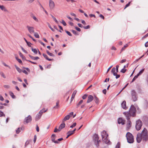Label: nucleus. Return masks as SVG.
Segmentation results:
<instances>
[{
  "label": "nucleus",
  "instance_id": "obj_10",
  "mask_svg": "<svg viewBox=\"0 0 148 148\" xmlns=\"http://www.w3.org/2000/svg\"><path fill=\"white\" fill-rule=\"evenodd\" d=\"M27 28L30 33L32 34L34 33V27L27 25Z\"/></svg>",
  "mask_w": 148,
  "mask_h": 148
},
{
  "label": "nucleus",
  "instance_id": "obj_7",
  "mask_svg": "<svg viewBox=\"0 0 148 148\" xmlns=\"http://www.w3.org/2000/svg\"><path fill=\"white\" fill-rule=\"evenodd\" d=\"M49 5L50 9L51 10H52L54 9L55 7V4L53 0H49Z\"/></svg>",
  "mask_w": 148,
  "mask_h": 148
},
{
  "label": "nucleus",
  "instance_id": "obj_42",
  "mask_svg": "<svg viewBox=\"0 0 148 148\" xmlns=\"http://www.w3.org/2000/svg\"><path fill=\"white\" fill-rule=\"evenodd\" d=\"M48 27H49L51 29V30H52L53 32H54L55 30H54L51 27V26L50 25V24L49 23H48Z\"/></svg>",
  "mask_w": 148,
  "mask_h": 148
},
{
  "label": "nucleus",
  "instance_id": "obj_48",
  "mask_svg": "<svg viewBox=\"0 0 148 148\" xmlns=\"http://www.w3.org/2000/svg\"><path fill=\"white\" fill-rule=\"evenodd\" d=\"M32 18H33V19L35 21H36V22L38 21V19H37V18L35 16H32Z\"/></svg>",
  "mask_w": 148,
  "mask_h": 148
},
{
  "label": "nucleus",
  "instance_id": "obj_19",
  "mask_svg": "<svg viewBox=\"0 0 148 148\" xmlns=\"http://www.w3.org/2000/svg\"><path fill=\"white\" fill-rule=\"evenodd\" d=\"M59 101H58L56 103V106H54L53 108L55 109H58L59 108Z\"/></svg>",
  "mask_w": 148,
  "mask_h": 148
},
{
  "label": "nucleus",
  "instance_id": "obj_38",
  "mask_svg": "<svg viewBox=\"0 0 148 148\" xmlns=\"http://www.w3.org/2000/svg\"><path fill=\"white\" fill-rule=\"evenodd\" d=\"M51 16L52 17V18L56 22V23H58V21L56 20V18L55 17H54L52 15H51Z\"/></svg>",
  "mask_w": 148,
  "mask_h": 148
},
{
  "label": "nucleus",
  "instance_id": "obj_43",
  "mask_svg": "<svg viewBox=\"0 0 148 148\" xmlns=\"http://www.w3.org/2000/svg\"><path fill=\"white\" fill-rule=\"evenodd\" d=\"M64 26H66V24L65 21L63 19L62 20V22H61Z\"/></svg>",
  "mask_w": 148,
  "mask_h": 148
},
{
  "label": "nucleus",
  "instance_id": "obj_57",
  "mask_svg": "<svg viewBox=\"0 0 148 148\" xmlns=\"http://www.w3.org/2000/svg\"><path fill=\"white\" fill-rule=\"evenodd\" d=\"M3 64L5 66H7L10 69V67L8 65L6 64L5 63L3 62Z\"/></svg>",
  "mask_w": 148,
  "mask_h": 148
},
{
  "label": "nucleus",
  "instance_id": "obj_41",
  "mask_svg": "<svg viewBox=\"0 0 148 148\" xmlns=\"http://www.w3.org/2000/svg\"><path fill=\"white\" fill-rule=\"evenodd\" d=\"M5 116V114L3 113V112L1 111L0 110V116Z\"/></svg>",
  "mask_w": 148,
  "mask_h": 148
},
{
  "label": "nucleus",
  "instance_id": "obj_31",
  "mask_svg": "<svg viewBox=\"0 0 148 148\" xmlns=\"http://www.w3.org/2000/svg\"><path fill=\"white\" fill-rule=\"evenodd\" d=\"M19 54L20 56L23 59L25 60V57L23 55V54L21 52H19Z\"/></svg>",
  "mask_w": 148,
  "mask_h": 148
},
{
  "label": "nucleus",
  "instance_id": "obj_40",
  "mask_svg": "<svg viewBox=\"0 0 148 148\" xmlns=\"http://www.w3.org/2000/svg\"><path fill=\"white\" fill-rule=\"evenodd\" d=\"M73 134H74V133L72 131H69L68 132H67V134H69L70 136L71 135H72Z\"/></svg>",
  "mask_w": 148,
  "mask_h": 148
},
{
  "label": "nucleus",
  "instance_id": "obj_21",
  "mask_svg": "<svg viewBox=\"0 0 148 148\" xmlns=\"http://www.w3.org/2000/svg\"><path fill=\"white\" fill-rule=\"evenodd\" d=\"M29 56L32 60H37L39 59V58L38 57H34L33 56H32L30 55H29Z\"/></svg>",
  "mask_w": 148,
  "mask_h": 148
},
{
  "label": "nucleus",
  "instance_id": "obj_36",
  "mask_svg": "<svg viewBox=\"0 0 148 148\" xmlns=\"http://www.w3.org/2000/svg\"><path fill=\"white\" fill-rule=\"evenodd\" d=\"M121 146L120 143L119 142H118L116 145L115 148H120Z\"/></svg>",
  "mask_w": 148,
  "mask_h": 148
},
{
  "label": "nucleus",
  "instance_id": "obj_9",
  "mask_svg": "<svg viewBox=\"0 0 148 148\" xmlns=\"http://www.w3.org/2000/svg\"><path fill=\"white\" fill-rule=\"evenodd\" d=\"M32 120V117L30 115H29L27 117H26L24 121V124H27L30 122Z\"/></svg>",
  "mask_w": 148,
  "mask_h": 148
},
{
  "label": "nucleus",
  "instance_id": "obj_58",
  "mask_svg": "<svg viewBox=\"0 0 148 148\" xmlns=\"http://www.w3.org/2000/svg\"><path fill=\"white\" fill-rule=\"evenodd\" d=\"M129 84L128 83H127L122 89L121 90V91L119 92V94L125 88L126 86L128 85Z\"/></svg>",
  "mask_w": 148,
  "mask_h": 148
},
{
  "label": "nucleus",
  "instance_id": "obj_51",
  "mask_svg": "<svg viewBox=\"0 0 148 148\" xmlns=\"http://www.w3.org/2000/svg\"><path fill=\"white\" fill-rule=\"evenodd\" d=\"M21 128H18L17 130L16 131V132L17 134H18L19 133L20 131Z\"/></svg>",
  "mask_w": 148,
  "mask_h": 148
},
{
  "label": "nucleus",
  "instance_id": "obj_33",
  "mask_svg": "<svg viewBox=\"0 0 148 148\" xmlns=\"http://www.w3.org/2000/svg\"><path fill=\"white\" fill-rule=\"evenodd\" d=\"M128 46V45L127 44H126L125 45L124 47H123L121 50V53L122 51H123V50H125V49L127 47V46Z\"/></svg>",
  "mask_w": 148,
  "mask_h": 148
},
{
  "label": "nucleus",
  "instance_id": "obj_32",
  "mask_svg": "<svg viewBox=\"0 0 148 148\" xmlns=\"http://www.w3.org/2000/svg\"><path fill=\"white\" fill-rule=\"evenodd\" d=\"M144 70V69H142L140 71H139V72L137 74V75L138 76L139 75H141V74L143 72Z\"/></svg>",
  "mask_w": 148,
  "mask_h": 148
},
{
  "label": "nucleus",
  "instance_id": "obj_18",
  "mask_svg": "<svg viewBox=\"0 0 148 148\" xmlns=\"http://www.w3.org/2000/svg\"><path fill=\"white\" fill-rule=\"evenodd\" d=\"M0 8L4 12H8L6 8L3 5H0Z\"/></svg>",
  "mask_w": 148,
  "mask_h": 148
},
{
  "label": "nucleus",
  "instance_id": "obj_2",
  "mask_svg": "<svg viewBox=\"0 0 148 148\" xmlns=\"http://www.w3.org/2000/svg\"><path fill=\"white\" fill-rule=\"evenodd\" d=\"M136 105H132L130 107V116L134 117L136 115V109H138Z\"/></svg>",
  "mask_w": 148,
  "mask_h": 148
},
{
  "label": "nucleus",
  "instance_id": "obj_15",
  "mask_svg": "<svg viewBox=\"0 0 148 148\" xmlns=\"http://www.w3.org/2000/svg\"><path fill=\"white\" fill-rule=\"evenodd\" d=\"M122 107L124 109H127V107L126 106V102L125 101H123L121 103Z\"/></svg>",
  "mask_w": 148,
  "mask_h": 148
},
{
  "label": "nucleus",
  "instance_id": "obj_39",
  "mask_svg": "<svg viewBox=\"0 0 148 148\" xmlns=\"http://www.w3.org/2000/svg\"><path fill=\"white\" fill-rule=\"evenodd\" d=\"M83 102V100H81L79 102V103L77 105V107L78 108L79 105L81 104Z\"/></svg>",
  "mask_w": 148,
  "mask_h": 148
},
{
  "label": "nucleus",
  "instance_id": "obj_50",
  "mask_svg": "<svg viewBox=\"0 0 148 148\" xmlns=\"http://www.w3.org/2000/svg\"><path fill=\"white\" fill-rule=\"evenodd\" d=\"M138 76L136 75L134 77L132 81L131 82H133L138 77Z\"/></svg>",
  "mask_w": 148,
  "mask_h": 148
},
{
  "label": "nucleus",
  "instance_id": "obj_56",
  "mask_svg": "<svg viewBox=\"0 0 148 148\" xmlns=\"http://www.w3.org/2000/svg\"><path fill=\"white\" fill-rule=\"evenodd\" d=\"M126 71V69L123 68L121 70V72L123 73H125Z\"/></svg>",
  "mask_w": 148,
  "mask_h": 148
},
{
  "label": "nucleus",
  "instance_id": "obj_27",
  "mask_svg": "<svg viewBox=\"0 0 148 148\" xmlns=\"http://www.w3.org/2000/svg\"><path fill=\"white\" fill-rule=\"evenodd\" d=\"M94 101H95V103L97 104H98L99 103V99L97 98V97L96 96H94Z\"/></svg>",
  "mask_w": 148,
  "mask_h": 148
},
{
  "label": "nucleus",
  "instance_id": "obj_16",
  "mask_svg": "<svg viewBox=\"0 0 148 148\" xmlns=\"http://www.w3.org/2000/svg\"><path fill=\"white\" fill-rule=\"evenodd\" d=\"M42 115V114H41V113H40L39 112V113L36 115V121H37L39 120L40 118Z\"/></svg>",
  "mask_w": 148,
  "mask_h": 148
},
{
  "label": "nucleus",
  "instance_id": "obj_37",
  "mask_svg": "<svg viewBox=\"0 0 148 148\" xmlns=\"http://www.w3.org/2000/svg\"><path fill=\"white\" fill-rule=\"evenodd\" d=\"M34 36H35V37L37 38H39V36L38 34L36 33V32H34Z\"/></svg>",
  "mask_w": 148,
  "mask_h": 148
},
{
  "label": "nucleus",
  "instance_id": "obj_14",
  "mask_svg": "<svg viewBox=\"0 0 148 148\" xmlns=\"http://www.w3.org/2000/svg\"><path fill=\"white\" fill-rule=\"evenodd\" d=\"M62 123V124H61L60 125L59 129H58V131H60L62 129L64 128L65 127V125L64 123V122Z\"/></svg>",
  "mask_w": 148,
  "mask_h": 148
},
{
  "label": "nucleus",
  "instance_id": "obj_26",
  "mask_svg": "<svg viewBox=\"0 0 148 148\" xmlns=\"http://www.w3.org/2000/svg\"><path fill=\"white\" fill-rule=\"evenodd\" d=\"M32 51L35 54H37L38 53V49H34L32 47L31 48Z\"/></svg>",
  "mask_w": 148,
  "mask_h": 148
},
{
  "label": "nucleus",
  "instance_id": "obj_4",
  "mask_svg": "<svg viewBox=\"0 0 148 148\" xmlns=\"http://www.w3.org/2000/svg\"><path fill=\"white\" fill-rule=\"evenodd\" d=\"M143 125V123L140 119H138L136 121V129L137 131H139L141 129Z\"/></svg>",
  "mask_w": 148,
  "mask_h": 148
},
{
  "label": "nucleus",
  "instance_id": "obj_24",
  "mask_svg": "<svg viewBox=\"0 0 148 148\" xmlns=\"http://www.w3.org/2000/svg\"><path fill=\"white\" fill-rule=\"evenodd\" d=\"M76 92L77 91L76 90H74L71 96V100H73V99L74 98Z\"/></svg>",
  "mask_w": 148,
  "mask_h": 148
},
{
  "label": "nucleus",
  "instance_id": "obj_25",
  "mask_svg": "<svg viewBox=\"0 0 148 148\" xmlns=\"http://www.w3.org/2000/svg\"><path fill=\"white\" fill-rule=\"evenodd\" d=\"M43 56L44 57L46 58V59L49 61H51L52 60V59L48 58L47 55L45 54H43Z\"/></svg>",
  "mask_w": 148,
  "mask_h": 148
},
{
  "label": "nucleus",
  "instance_id": "obj_13",
  "mask_svg": "<svg viewBox=\"0 0 148 148\" xmlns=\"http://www.w3.org/2000/svg\"><path fill=\"white\" fill-rule=\"evenodd\" d=\"M118 122L119 124L123 125L125 124V121L122 118H119L118 120Z\"/></svg>",
  "mask_w": 148,
  "mask_h": 148
},
{
  "label": "nucleus",
  "instance_id": "obj_8",
  "mask_svg": "<svg viewBox=\"0 0 148 148\" xmlns=\"http://www.w3.org/2000/svg\"><path fill=\"white\" fill-rule=\"evenodd\" d=\"M132 98V100L135 101L137 100V97L136 92L134 90H132L131 92Z\"/></svg>",
  "mask_w": 148,
  "mask_h": 148
},
{
  "label": "nucleus",
  "instance_id": "obj_44",
  "mask_svg": "<svg viewBox=\"0 0 148 148\" xmlns=\"http://www.w3.org/2000/svg\"><path fill=\"white\" fill-rule=\"evenodd\" d=\"M76 125V123H74L73 124V125L70 126V127L71 128H73L75 127Z\"/></svg>",
  "mask_w": 148,
  "mask_h": 148
},
{
  "label": "nucleus",
  "instance_id": "obj_30",
  "mask_svg": "<svg viewBox=\"0 0 148 148\" xmlns=\"http://www.w3.org/2000/svg\"><path fill=\"white\" fill-rule=\"evenodd\" d=\"M55 138H51V140L52 142L58 144L59 143L58 142L57 140H55Z\"/></svg>",
  "mask_w": 148,
  "mask_h": 148
},
{
  "label": "nucleus",
  "instance_id": "obj_11",
  "mask_svg": "<svg viewBox=\"0 0 148 148\" xmlns=\"http://www.w3.org/2000/svg\"><path fill=\"white\" fill-rule=\"evenodd\" d=\"M94 99L92 95H90L88 96V99L87 101V103H88L91 102Z\"/></svg>",
  "mask_w": 148,
  "mask_h": 148
},
{
  "label": "nucleus",
  "instance_id": "obj_20",
  "mask_svg": "<svg viewBox=\"0 0 148 148\" xmlns=\"http://www.w3.org/2000/svg\"><path fill=\"white\" fill-rule=\"evenodd\" d=\"M134 142V138L132 135L130 133V143H132Z\"/></svg>",
  "mask_w": 148,
  "mask_h": 148
},
{
  "label": "nucleus",
  "instance_id": "obj_35",
  "mask_svg": "<svg viewBox=\"0 0 148 148\" xmlns=\"http://www.w3.org/2000/svg\"><path fill=\"white\" fill-rule=\"evenodd\" d=\"M47 110H45V109L43 108L41 110H40L39 112L40 113H41V114H42L43 112H46L47 111Z\"/></svg>",
  "mask_w": 148,
  "mask_h": 148
},
{
  "label": "nucleus",
  "instance_id": "obj_64",
  "mask_svg": "<svg viewBox=\"0 0 148 148\" xmlns=\"http://www.w3.org/2000/svg\"><path fill=\"white\" fill-rule=\"evenodd\" d=\"M22 72L24 73L25 74H26V75H27L28 74V73L27 72V71L25 70H23Z\"/></svg>",
  "mask_w": 148,
  "mask_h": 148
},
{
  "label": "nucleus",
  "instance_id": "obj_3",
  "mask_svg": "<svg viewBox=\"0 0 148 148\" xmlns=\"http://www.w3.org/2000/svg\"><path fill=\"white\" fill-rule=\"evenodd\" d=\"M101 135L102 140L106 144H109L110 142L109 140L108 139L107 137L108 135L106 133V132L105 131H103L101 132Z\"/></svg>",
  "mask_w": 148,
  "mask_h": 148
},
{
  "label": "nucleus",
  "instance_id": "obj_1",
  "mask_svg": "<svg viewBox=\"0 0 148 148\" xmlns=\"http://www.w3.org/2000/svg\"><path fill=\"white\" fill-rule=\"evenodd\" d=\"M138 135H140V136L143 138V140L145 141L148 140V132L145 128H144L141 133L137 134Z\"/></svg>",
  "mask_w": 148,
  "mask_h": 148
},
{
  "label": "nucleus",
  "instance_id": "obj_54",
  "mask_svg": "<svg viewBox=\"0 0 148 148\" xmlns=\"http://www.w3.org/2000/svg\"><path fill=\"white\" fill-rule=\"evenodd\" d=\"M27 45L29 47H31V45L32 44L29 42H27Z\"/></svg>",
  "mask_w": 148,
  "mask_h": 148
},
{
  "label": "nucleus",
  "instance_id": "obj_29",
  "mask_svg": "<svg viewBox=\"0 0 148 148\" xmlns=\"http://www.w3.org/2000/svg\"><path fill=\"white\" fill-rule=\"evenodd\" d=\"M15 66L16 69V70L18 71L20 73L22 72V71L21 69H20L19 67H18L16 65H15Z\"/></svg>",
  "mask_w": 148,
  "mask_h": 148
},
{
  "label": "nucleus",
  "instance_id": "obj_28",
  "mask_svg": "<svg viewBox=\"0 0 148 148\" xmlns=\"http://www.w3.org/2000/svg\"><path fill=\"white\" fill-rule=\"evenodd\" d=\"M9 93L10 95L11 96L12 98L14 99L15 98V96L14 95L13 93L11 91H10Z\"/></svg>",
  "mask_w": 148,
  "mask_h": 148
},
{
  "label": "nucleus",
  "instance_id": "obj_12",
  "mask_svg": "<svg viewBox=\"0 0 148 148\" xmlns=\"http://www.w3.org/2000/svg\"><path fill=\"white\" fill-rule=\"evenodd\" d=\"M136 139L137 142L138 143H140L141 142L142 140H143V138L140 136V135L137 134Z\"/></svg>",
  "mask_w": 148,
  "mask_h": 148
},
{
  "label": "nucleus",
  "instance_id": "obj_34",
  "mask_svg": "<svg viewBox=\"0 0 148 148\" xmlns=\"http://www.w3.org/2000/svg\"><path fill=\"white\" fill-rule=\"evenodd\" d=\"M46 52L47 54L49 56L53 57L54 56L53 54L52 53H50L47 50Z\"/></svg>",
  "mask_w": 148,
  "mask_h": 148
},
{
  "label": "nucleus",
  "instance_id": "obj_62",
  "mask_svg": "<svg viewBox=\"0 0 148 148\" xmlns=\"http://www.w3.org/2000/svg\"><path fill=\"white\" fill-rule=\"evenodd\" d=\"M36 138H37L36 136V135H35L34 136V143H35L36 140Z\"/></svg>",
  "mask_w": 148,
  "mask_h": 148
},
{
  "label": "nucleus",
  "instance_id": "obj_49",
  "mask_svg": "<svg viewBox=\"0 0 148 148\" xmlns=\"http://www.w3.org/2000/svg\"><path fill=\"white\" fill-rule=\"evenodd\" d=\"M66 33H67V34L69 36H72V35L70 33V32L69 31H65Z\"/></svg>",
  "mask_w": 148,
  "mask_h": 148
},
{
  "label": "nucleus",
  "instance_id": "obj_22",
  "mask_svg": "<svg viewBox=\"0 0 148 148\" xmlns=\"http://www.w3.org/2000/svg\"><path fill=\"white\" fill-rule=\"evenodd\" d=\"M126 136L127 140V142L130 143V132L127 133Z\"/></svg>",
  "mask_w": 148,
  "mask_h": 148
},
{
  "label": "nucleus",
  "instance_id": "obj_55",
  "mask_svg": "<svg viewBox=\"0 0 148 148\" xmlns=\"http://www.w3.org/2000/svg\"><path fill=\"white\" fill-rule=\"evenodd\" d=\"M85 29H87L90 28V27L89 25L83 27Z\"/></svg>",
  "mask_w": 148,
  "mask_h": 148
},
{
  "label": "nucleus",
  "instance_id": "obj_47",
  "mask_svg": "<svg viewBox=\"0 0 148 148\" xmlns=\"http://www.w3.org/2000/svg\"><path fill=\"white\" fill-rule=\"evenodd\" d=\"M1 76H2L3 78H6V76H5V75L4 74V73L3 72H1Z\"/></svg>",
  "mask_w": 148,
  "mask_h": 148
},
{
  "label": "nucleus",
  "instance_id": "obj_52",
  "mask_svg": "<svg viewBox=\"0 0 148 148\" xmlns=\"http://www.w3.org/2000/svg\"><path fill=\"white\" fill-rule=\"evenodd\" d=\"M87 95L86 94L84 95L82 97V98L83 99H86L87 97Z\"/></svg>",
  "mask_w": 148,
  "mask_h": 148
},
{
  "label": "nucleus",
  "instance_id": "obj_5",
  "mask_svg": "<svg viewBox=\"0 0 148 148\" xmlns=\"http://www.w3.org/2000/svg\"><path fill=\"white\" fill-rule=\"evenodd\" d=\"M93 140L95 144L97 147L99 146V143L101 142L100 140H99V137L97 134H95L93 136Z\"/></svg>",
  "mask_w": 148,
  "mask_h": 148
},
{
  "label": "nucleus",
  "instance_id": "obj_63",
  "mask_svg": "<svg viewBox=\"0 0 148 148\" xmlns=\"http://www.w3.org/2000/svg\"><path fill=\"white\" fill-rule=\"evenodd\" d=\"M36 130L37 132H39V128L38 125H36Z\"/></svg>",
  "mask_w": 148,
  "mask_h": 148
},
{
  "label": "nucleus",
  "instance_id": "obj_61",
  "mask_svg": "<svg viewBox=\"0 0 148 148\" xmlns=\"http://www.w3.org/2000/svg\"><path fill=\"white\" fill-rule=\"evenodd\" d=\"M126 61V59H123V60H122L120 61V63H123V62H125Z\"/></svg>",
  "mask_w": 148,
  "mask_h": 148
},
{
  "label": "nucleus",
  "instance_id": "obj_17",
  "mask_svg": "<svg viewBox=\"0 0 148 148\" xmlns=\"http://www.w3.org/2000/svg\"><path fill=\"white\" fill-rule=\"evenodd\" d=\"M70 116L69 115H68L66 116L64 118V119L62 120V123L64 122L65 121L68 120L70 119Z\"/></svg>",
  "mask_w": 148,
  "mask_h": 148
},
{
  "label": "nucleus",
  "instance_id": "obj_59",
  "mask_svg": "<svg viewBox=\"0 0 148 148\" xmlns=\"http://www.w3.org/2000/svg\"><path fill=\"white\" fill-rule=\"evenodd\" d=\"M72 32L75 35H77V32L75 30H72Z\"/></svg>",
  "mask_w": 148,
  "mask_h": 148
},
{
  "label": "nucleus",
  "instance_id": "obj_45",
  "mask_svg": "<svg viewBox=\"0 0 148 148\" xmlns=\"http://www.w3.org/2000/svg\"><path fill=\"white\" fill-rule=\"evenodd\" d=\"M3 87L4 88L7 89H8L10 88V86L8 85H4Z\"/></svg>",
  "mask_w": 148,
  "mask_h": 148
},
{
  "label": "nucleus",
  "instance_id": "obj_46",
  "mask_svg": "<svg viewBox=\"0 0 148 148\" xmlns=\"http://www.w3.org/2000/svg\"><path fill=\"white\" fill-rule=\"evenodd\" d=\"M21 47L22 50L23 52H24L25 53H27V51L25 50L22 47Z\"/></svg>",
  "mask_w": 148,
  "mask_h": 148
},
{
  "label": "nucleus",
  "instance_id": "obj_23",
  "mask_svg": "<svg viewBox=\"0 0 148 148\" xmlns=\"http://www.w3.org/2000/svg\"><path fill=\"white\" fill-rule=\"evenodd\" d=\"M116 69L114 67L112 68L111 71L112 73H113L114 75H116V73H115Z\"/></svg>",
  "mask_w": 148,
  "mask_h": 148
},
{
  "label": "nucleus",
  "instance_id": "obj_6",
  "mask_svg": "<svg viewBox=\"0 0 148 148\" xmlns=\"http://www.w3.org/2000/svg\"><path fill=\"white\" fill-rule=\"evenodd\" d=\"M124 114L125 115L126 119L128 120V123L127 125V129H129V127L130 126V110L127 112H123Z\"/></svg>",
  "mask_w": 148,
  "mask_h": 148
},
{
  "label": "nucleus",
  "instance_id": "obj_60",
  "mask_svg": "<svg viewBox=\"0 0 148 148\" xmlns=\"http://www.w3.org/2000/svg\"><path fill=\"white\" fill-rule=\"evenodd\" d=\"M129 5H130V2H129L125 6V8H124V9L125 10L126 8L128 7Z\"/></svg>",
  "mask_w": 148,
  "mask_h": 148
},
{
  "label": "nucleus",
  "instance_id": "obj_53",
  "mask_svg": "<svg viewBox=\"0 0 148 148\" xmlns=\"http://www.w3.org/2000/svg\"><path fill=\"white\" fill-rule=\"evenodd\" d=\"M75 29L77 30V31L79 32H80L81 31V29L80 28L78 27H75Z\"/></svg>",
  "mask_w": 148,
  "mask_h": 148
}]
</instances>
